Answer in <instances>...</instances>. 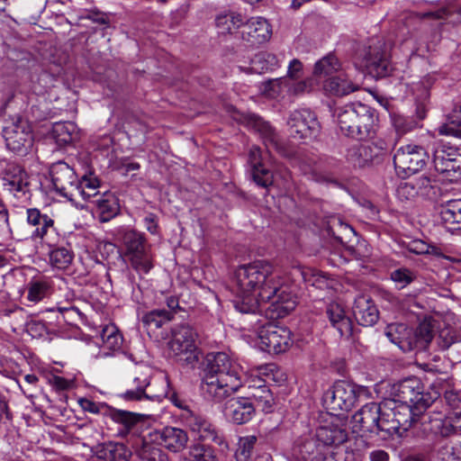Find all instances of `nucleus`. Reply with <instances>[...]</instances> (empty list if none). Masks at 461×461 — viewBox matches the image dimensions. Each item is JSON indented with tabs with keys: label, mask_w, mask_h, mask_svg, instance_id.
Here are the masks:
<instances>
[{
	"label": "nucleus",
	"mask_w": 461,
	"mask_h": 461,
	"mask_svg": "<svg viewBox=\"0 0 461 461\" xmlns=\"http://www.w3.org/2000/svg\"><path fill=\"white\" fill-rule=\"evenodd\" d=\"M234 306L242 313H265L267 318H284L296 306L288 279L266 260L240 266L234 277Z\"/></svg>",
	"instance_id": "f257e3e1"
},
{
	"label": "nucleus",
	"mask_w": 461,
	"mask_h": 461,
	"mask_svg": "<svg viewBox=\"0 0 461 461\" xmlns=\"http://www.w3.org/2000/svg\"><path fill=\"white\" fill-rule=\"evenodd\" d=\"M285 375L275 364H267L251 369L243 380L240 366L224 352H212L206 356L201 390L204 397L214 402H221L236 393L243 385L249 389H260L267 381H285Z\"/></svg>",
	"instance_id": "f03ea898"
},
{
	"label": "nucleus",
	"mask_w": 461,
	"mask_h": 461,
	"mask_svg": "<svg viewBox=\"0 0 461 461\" xmlns=\"http://www.w3.org/2000/svg\"><path fill=\"white\" fill-rule=\"evenodd\" d=\"M340 131L348 137L366 139L375 132L376 117L374 110L364 104L353 103L336 110Z\"/></svg>",
	"instance_id": "7ed1b4c3"
},
{
	"label": "nucleus",
	"mask_w": 461,
	"mask_h": 461,
	"mask_svg": "<svg viewBox=\"0 0 461 461\" xmlns=\"http://www.w3.org/2000/svg\"><path fill=\"white\" fill-rule=\"evenodd\" d=\"M346 430L330 426L320 427L316 438H306L294 448V456L299 461H321L330 455L329 446L339 445L347 440Z\"/></svg>",
	"instance_id": "20e7f679"
},
{
	"label": "nucleus",
	"mask_w": 461,
	"mask_h": 461,
	"mask_svg": "<svg viewBox=\"0 0 461 461\" xmlns=\"http://www.w3.org/2000/svg\"><path fill=\"white\" fill-rule=\"evenodd\" d=\"M118 239L123 243L131 267L140 275L148 274L153 267L152 256L143 235L133 230L122 228L117 231Z\"/></svg>",
	"instance_id": "39448f33"
},
{
	"label": "nucleus",
	"mask_w": 461,
	"mask_h": 461,
	"mask_svg": "<svg viewBox=\"0 0 461 461\" xmlns=\"http://www.w3.org/2000/svg\"><path fill=\"white\" fill-rule=\"evenodd\" d=\"M367 388L348 381H338L323 394V404L331 413L350 411L362 395H366Z\"/></svg>",
	"instance_id": "423d86ee"
},
{
	"label": "nucleus",
	"mask_w": 461,
	"mask_h": 461,
	"mask_svg": "<svg viewBox=\"0 0 461 461\" xmlns=\"http://www.w3.org/2000/svg\"><path fill=\"white\" fill-rule=\"evenodd\" d=\"M197 333L187 324L176 325L167 342L169 354L182 365L193 366L199 360L195 345Z\"/></svg>",
	"instance_id": "0eeeda50"
},
{
	"label": "nucleus",
	"mask_w": 461,
	"mask_h": 461,
	"mask_svg": "<svg viewBox=\"0 0 461 461\" xmlns=\"http://www.w3.org/2000/svg\"><path fill=\"white\" fill-rule=\"evenodd\" d=\"M394 402L413 407L417 411H423L434 402V397L424 393L421 382L412 377L402 381L394 387Z\"/></svg>",
	"instance_id": "6e6552de"
},
{
	"label": "nucleus",
	"mask_w": 461,
	"mask_h": 461,
	"mask_svg": "<svg viewBox=\"0 0 461 461\" xmlns=\"http://www.w3.org/2000/svg\"><path fill=\"white\" fill-rule=\"evenodd\" d=\"M258 347L268 353L285 352L292 345L291 331L269 321L262 324L258 330Z\"/></svg>",
	"instance_id": "1a4fd4ad"
},
{
	"label": "nucleus",
	"mask_w": 461,
	"mask_h": 461,
	"mask_svg": "<svg viewBox=\"0 0 461 461\" xmlns=\"http://www.w3.org/2000/svg\"><path fill=\"white\" fill-rule=\"evenodd\" d=\"M428 158L429 156L422 147L408 144L397 149L393 156V164L398 174L408 176L421 170Z\"/></svg>",
	"instance_id": "9d476101"
},
{
	"label": "nucleus",
	"mask_w": 461,
	"mask_h": 461,
	"mask_svg": "<svg viewBox=\"0 0 461 461\" xmlns=\"http://www.w3.org/2000/svg\"><path fill=\"white\" fill-rule=\"evenodd\" d=\"M6 147L20 155L26 154L32 146V134L28 122L21 118L13 121L3 130Z\"/></svg>",
	"instance_id": "9b49d317"
},
{
	"label": "nucleus",
	"mask_w": 461,
	"mask_h": 461,
	"mask_svg": "<svg viewBox=\"0 0 461 461\" xmlns=\"http://www.w3.org/2000/svg\"><path fill=\"white\" fill-rule=\"evenodd\" d=\"M287 125L293 137L299 140L316 137L321 128L316 114L306 108L291 112Z\"/></svg>",
	"instance_id": "f8f14e48"
},
{
	"label": "nucleus",
	"mask_w": 461,
	"mask_h": 461,
	"mask_svg": "<svg viewBox=\"0 0 461 461\" xmlns=\"http://www.w3.org/2000/svg\"><path fill=\"white\" fill-rule=\"evenodd\" d=\"M422 423L427 425L425 429L442 437L461 432V409L453 410L447 415L437 413L434 415H422Z\"/></svg>",
	"instance_id": "ddd939ff"
},
{
	"label": "nucleus",
	"mask_w": 461,
	"mask_h": 461,
	"mask_svg": "<svg viewBox=\"0 0 461 461\" xmlns=\"http://www.w3.org/2000/svg\"><path fill=\"white\" fill-rule=\"evenodd\" d=\"M435 169L449 181L461 177V153L453 148H438L433 155Z\"/></svg>",
	"instance_id": "4468645a"
},
{
	"label": "nucleus",
	"mask_w": 461,
	"mask_h": 461,
	"mask_svg": "<svg viewBox=\"0 0 461 461\" xmlns=\"http://www.w3.org/2000/svg\"><path fill=\"white\" fill-rule=\"evenodd\" d=\"M50 177L55 191L71 202L74 193L77 192V176L74 169L67 163L59 161L51 167Z\"/></svg>",
	"instance_id": "2eb2a0df"
},
{
	"label": "nucleus",
	"mask_w": 461,
	"mask_h": 461,
	"mask_svg": "<svg viewBox=\"0 0 461 461\" xmlns=\"http://www.w3.org/2000/svg\"><path fill=\"white\" fill-rule=\"evenodd\" d=\"M381 406L377 402H368L362 406L351 418L352 431L362 436L375 434L380 417Z\"/></svg>",
	"instance_id": "dca6fc26"
},
{
	"label": "nucleus",
	"mask_w": 461,
	"mask_h": 461,
	"mask_svg": "<svg viewBox=\"0 0 461 461\" xmlns=\"http://www.w3.org/2000/svg\"><path fill=\"white\" fill-rule=\"evenodd\" d=\"M26 214L28 224L35 228L32 232V238L43 240L49 247L54 246L57 230L52 218L41 213L37 208L27 209Z\"/></svg>",
	"instance_id": "f3484780"
},
{
	"label": "nucleus",
	"mask_w": 461,
	"mask_h": 461,
	"mask_svg": "<svg viewBox=\"0 0 461 461\" xmlns=\"http://www.w3.org/2000/svg\"><path fill=\"white\" fill-rule=\"evenodd\" d=\"M149 376L144 373L135 375L128 384L125 392L120 394V397L127 402H137L144 399L151 401H160L164 393H154L149 389Z\"/></svg>",
	"instance_id": "a211bd4d"
},
{
	"label": "nucleus",
	"mask_w": 461,
	"mask_h": 461,
	"mask_svg": "<svg viewBox=\"0 0 461 461\" xmlns=\"http://www.w3.org/2000/svg\"><path fill=\"white\" fill-rule=\"evenodd\" d=\"M382 149L375 144L358 143L347 149L346 161L355 168H363L372 165L379 157Z\"/></svg>",
	"instance_id": "6ab92c4d"
},
{
	"label": "nucleus",
	"mask_w": 461,
	"mask_h": 461,
	"mask_svg": "<svg viewBox=\"0 0 461 461\" xmlns=\"http://www.w3.org/2000/svg\"><path fill=\"white\" fill-rule=\"evenodd\" d=\"M3 185L6 191L21 198L29 190L28 176L19 165L7 164L3 173Z\"/></svg>",
	"instance_id": "aec40b11"
},
{
	"label": "nucleus",
	"mask_w": 461,
	"mask_h": 461,
	"mask_svg": "<svg viewBox=\"0 0 461 461\" xmlns=\"http://www.w3.org/2000/svg\"><path fill=\"white\" fill-rule=\"evenodd\" d=\"M224 413L231 422L241 425L252 420L255 406L250 398L233 397L226 402Z\"/></svg>",
	"instance_id": "412c9836"
},
{
	"label": "nucleus",
	"mask_w": 461,
	"mask_h": 461,
	"mask_svg": "<svg viewBox=\"0 0 461 461\" xmlns=\"http://www.w3.org/2000/svg\"><path fill=\"white\" fill-rule=\"evenodd\" d=\"M240 33L244 41L251 44H260L270 39L272 29L265 18L258 16L251 17L246 23L243 22Z\"/></svg>",
	"instance_id": "4be33fe9"
},
{
	"label": "nucleus",
	"mask_w": 461,
	"mask_h": 461,
	"mask_svg": "<svg viewBox=\"0 0 461 461\" xmlns=\"http://www.w3.org/2000/svg\"><path fill=\"white\" fill-rule=\"evenodd\" d=\"M77 192L74 193L71 202L83 208L81 202H86L90 204L102 193L99 191L101 183L99 178L93 173L84 175L77 181Z\"/></svg>",
	"instance_id": "5701e85b"
},
{
	"label": "nucleus",
	"mask_w": 461,
	"mask_h": 461,
	"mask_svg": "<svg viewBox=\"0 0 461 461\" xmlns=\"http://www.w3.org/2000/svg\"><path fill=\"white\" fill-rule=\"evenodd\" d=\"M365 66L370 73L376 77H385L389 74L390 64L384 45L380 41L370 45L365 57Z\"/></svg>",
	"instance_id": "b1692460"
},
{
	"label": "nucleus",
	"mask_w": 461,
	"mask_h": 461,
	"mask_svg": "<svg viewBox=\"0 0 461 461\" xmlns=\"http://www.w3.org/2000/svg\"><path fill=\"white\" fill-rule=\"evenodd\" d=\"M385 335L389 340L397 345L403 352L416 348L413 330L402 323H391L386 327Z\"/></svg>",
	"instance_id": "393cba45"
},
{
	"label": "nucleus",
	"mask_w": 461,
	"mask_h": 461,
	"mask_svg": "<svg viewBox=\"0 0 461 461\" xmlns=\"http://www.w3.org/2000/svg\"><path fill=\"white\" fill-rule=\"evenodd\" d=\"M104 415L110 418L113 422L120 426L118 429V434L121 437L128 436L140 423L142 422V415L112 407H110V409H106Z\"/></svg>",
	"instance_id": "a878e982"
},
{
	"label": "nucleus",
	"mask_w": 461,
	"mask_h": 461,
	"mask_svg": "<svg viewBox=\"0 0 461 461\" xmlns=\"http://www.w3.org/2000/svg\"><path fill=\"white\" fill-rule=\"evenodd\" d=\"M156 439L165 448L177 453L185 448L189 438L186 431L180 428L166 427L157 433Z\"/></svg>",
	"instance_id": "bb28decb"
},
{
	"label": "nucleus",
	"mask_w": 461,
	"mask_h": 461,
	"mask_svg": "<svg viewBox=\"0 0 461 461\" xmlns=\"http://www.w3.org/2000/svg\"><path fill=\"white\" fill-rule=\"evenodd\" d=\"M327 317L331 326L336 329L340 337L349 338L352 334L353 324L347 315L344 308L338 303H331L326 311Z\"/></svg>",
	"instance_id": "cd10ccee"
},
{
	"label": "nucleus",
	"mask_w": 461,
	"mask_h": 461,
	"mask_svg": "<svg viewBox=\"0 0 461 461\" xmlns=\"http://www.w3.org/2000/svg\"><path fill=\"white\" fill-rule=\"evenodd\" d=\"M353 314L357 321L362 326H372L378 320V310L371 299L359 295L355 299Z\"/></svg>",
	"instance_id": "c85d7f7f"
},
{
	"label": "nucleus",
	"mask_w": 461,
	"mask_h": 461,
	"mask_svg": "<svg viewBox=\"0 0 461 461\" xmlns=\"http://www.w3.org/2000/svg\"><path fill=\"white\" fill-rule=\"evenodd\" d=\"M324 91L331 95L344 96L359 89V85L349 79L345 73L328 77L323 82Z\"/></svg>",
	"instance_id": "c756f323"
},
{
	"label": "nucleus",
	"mask_w": 461,
	"mask_h": 461,
	"mask_svg": "<svg viewBox=\"0 0 461 461\" xmlns=\"http://www.w3.org/2000/svg\"><path fill=\"white\" fill-rule=\"evenodd\" d=\"M28 301L37 303L49 298L54 292V281L49 276L32 278L26 286Z\"/></svg>",
	"instance_id": "7c9ffc66"
},
{
	"label": "nucleus",
	"mask_w": 461,
	"mask_h": 461,
	"mask_svg": "<svg viewBox=\"0 0 461 461\" xmlns=\"http://www.w3.org/2000/svg\"><path fill=\"white\" fill-rule=\"evenodd\" d=\"M93 209L98 214L101 221H108L119 212V203L115 195L110 192H104L93 200Z\"/></svg>",
	"instance_id": "2f4dec72"
},
{
	"label": "nucleus",
	"mask_w": 461,
	"mask_h": 461,
	"mask_svg": "<svg viewBox=\"0 0 461 461\" xmlns=\"http://www.w3.org/2000/svg\"><path fill=\"white\" fill-rule=\"evenodd\" d=\"M262 154L258 147L249 150V163L252 167V176L258 185L267 187L273 184V174L261 164Z\"/></svg>",
	"instance_id": "473e14b6"
},
{
	"label": "nucleus",
	"mask_w": 461,
	"mask_h": 461,
	"mask_svg": "<svg viewBox=\"0 0 461 461\" xmlns=\"http://www.w3.org/2000/svg\"><path fill=\"white\" fill-rule=\"evenodd\" d=\"M446 117L447 122L438 128L439 134L461 139V97L453 102Z\"/></svg>",
	"instance_id": "72a5a7b5"
},
{
	"label": "nucleus",
	"mask_w": 461,
	"mask_h": 461,
	"mask_svg": "<svg viewBox=\"0 0 461 461\" xmlns=\"http://www.w3.org/2000/svg\"><path fill=\"white\" fill-rule=\"evenodd\" d=\"M96 456L104 461H129L131 451L122 443L108 442L97 447Z\"/></svg>",
	"instance_id": "f704fd0d"
},
{
	"label": "nucleus",
	"mask_w": 461,
	"mask_h": 461,
	"mask_svg": "<svg viewBox=\"0 0 461 461\" xmlns=\"http://www.w3.org/2000/svg\"><path fill=\"white\" fill-rule=\"evenodd\" d=\"M51 135L55 142L63 147L77 139L78 130L74 122H59L53 125Z\"/></svg>",
	"instance_id": "c9c22d12"
},
{
	"label": "nucleus",
	"mask_w": 461,
	"mask_h": 461,
	"mask_svg": "<svg viewBox=\"0 0 461 461\" xmlns=\"http://www.w3.org/2000/svg\"><path fill=\"white\" fill-rule=\"evenodd\" d=\"M244 18L240 14L229 11L219 14L215 18V25L221 34H232L243 26Z\"/></svg>",
	"instance_id": "e433bc0d"
},
{
	"label": "nucleus",
	"mask_w": 461,
	"mask_h": 461,
	"mask_svg": "<svg viewBox=\"0 0 461 461\" xmlns=\"http://www.w3.org/2000/svg\"><path fill=\"white\" fill-rule=\"evenodd\" d=\"M390 411H393V418H394L399 436H402L411 427V424L416 421V417L422 412L417 411L413 407L403 404L398 408L390 409Z\"/></svg>",
	"instance_id": "4c0bfd02"
},
{
	"label": "nucleus",
	"mask_w": 461,
	"mask_h": 461,
	"mask_svg": "<svg viewBox=\"0 0 461 461\" xmlns=\"http://www.w3.org/2000/svg\"><path fill=\"white\" fill-rule=\"evenodd\" d=\"M393 411L390 410L380 411V417L378 421V428L375 435L381 437L382 438H387L389 437H393V435L399 436V431L395 425L394 418H393Z\"/></svg>",
	"instance_id": "58836bf2"
},
{
	"label": "nucleus",
	"mask_w": 461,
	"mask_h": 461,
	"mask_svg": "<svg viewBox=\"0 0 461 461\" xmlns=\"http://www.w3.org/2000/svg\"><path fill=\"white\" fill-rule=\"evenodd\" d=\"M341 64L333 54H329L315 63L313 74L316 77H332L333 73L339 72Z\"/></svg>",
	"instance_id": "ea45409f"
},
{
	"label": "nucleus",
	"mask_w": 461,
	"mask_h": 461,
	"mask_svg": "<svg viewBox=\"0 0 461 461\" xmlns=\"http://www.w3.org/2000/svg\"><path fill=\"white\" fill-rule=\"evenodd\" d=\"M173 318V312L165 309L150 311L142 316L143 324L149 330H157Z\"/></svg>",
	"instance_id": "a19ab883"
},
{
	"label": "nucleus",
	"mask_w": 461,
	"mask_h": 461,
	"mask_svg": "<svg viewBox=\"0 0 461 461\" xmlns=\"http://www.w3.org/2000/svg\"><path fill=\"white\" fill-rule=\"evenodd\" d=\"M51 249L49 252L50 263L59 268L65 269L67 268L73 260L74 254L73 252L65 247H50Z\"/></svg>",
	"instance_id": "79ce46f5"
},
{
	"label": "nucleus",
	"mask_w": 461,
	"mask_h": 461,
	"mask_svg": "<svg viewBox=\"0 0 461 461\" xmlns=\"http://www.w3.org/2000/svg\"><path fill=\"white\" fill-rule=\"evenodd\" d=\"M100 339L104 347L108 349H119L122 343V336L114 324H108L103 327L100 332Z\"/></svg>",
	"instance_id": "37998d69"
},
{
	"label": "nucleus",
	"mask_w": 461,
	"mask_h": 461,
	"mask_svg": "<svg viewBox=\"0 0 461 461\" xmlns=\"http://www.w3.org/2000/svg\"><path fill=\"white\" fill-rule=\"evenodd\" d=\"M440 216L446 223H461V199L441 204Z\"/></svg>",
	"instance_id": "c03bdc74"
},
{
	"label": "nucleus",
	"mask_w": 461,
	"mask_h": 461,
	"mask_svg": "<svg viewBox=\"0 0 461 461\" xmlns=\"http://www.w3.org/2000/svg\"><path fill=\"white\" fill-rule=\"evenodd\" d=\"M252 68L259 73L274 70L279 67L276 55L269 52H259L252 59Z\"/></svg>",
	"instance_id": "a18cd8bd"
},
{
	"label": "nucleus",
	"mask_w": 461,
	"mask_h": 461,
	"mask_svg": "<svg viewBox=\"0 0 461 461\" xmlns=\"http://www.w3.org/2000/svg\"><path fill=\"white\" fill-rule=\"evenodd\" d=\"M416 348H425L434 337V328L429 321H421L416 330H413Z\"/></svg>",
	"instance_id": "49530a36"
},
{
	"label": "nucleus",
	"mask_w": 461,
	"mask_h": 461,
	"mask_svg": "<svg viewBox=\"0 0 461 461\" xmlns=\"http://www.w3.org/2000/svg\"><path fill=\"white\" fill-rule=\"evenodd\" d=\"M190 461H219L215 449L204 444H195L191 447Z\"/></svg>",
	"instance_id": "de8ad7c7"
},
{
	"label": "nucleus",
	"mask_w": 461,
	"mask_h": 461,
	"mask_svg": "<svg viewBox=\"0 0 461 461\" xmlns=\"http://www.w3.org/2000/svg\"><path fill=\"white\" fill-rule=\"evenodd\" d=\"M179 418L182 423L193 432L199 430L202 426L207 425L208 420L205 417L191 409H184L179 413Z\"/></svg>",
	"instance_id": "09e8293b"
},
{
	"label": "nucleus",
	"mask_w": 461,
	"mask_h": 461,
	"mask_svg": "<svg viewBox=\"0 0 461 461\" xmlns=\"http://www.w3.org/2000/svg\"><path fill=\"white\" fill-rule=\"evenodd\" d=\"M287 79L274 78L262 84L261 91L268 98H278L286 92Z\"/></svg>",
	"instance_id": "8fccbe9b"
},
{
	"label": "nucleus",
	"mask_w": 461,
	"mask_h": 461,
	"mask_svg": "<svg viewBox=\"0 0 461 461\" xmlns=\"http://www.w3.org/2000/svg\"><path fill=\"white\" fill-rule=\"evenodd\" d=\"M257 440L258 438L254 435L241 437L239 439V447L235 454L236 460L248 461L249 458L251 456Z\"/></svg>",
	"instance_id": "3c124183"
},
{
	"label": "nucleus",
	"mask_w": 461,
	"mask_h": 461,
	"mask_svg": "<svg viewBox=\"0 0 461 461\" xmlns=\"http://www.w3.org/2000/svg\"><path fill=\"white\" fill-rule=\"evenodd\" d=\"M140 461H168L167 456L158 447L142 441V447L138 451Z\"/></svg>",
	"instance_id": "603ef678"
},
{
	"label": "nucleus",
	"mask_w": 461,
	"mask_h": 461,
	"mask_svg": "<svg viewBox=\"0 0 461 461\" xmlns=\"http://www.w3.org/2000/svg\"><path fill=\"white\" fill-rule=\"evenodd\" d=\"M391 280L398 289H403L416 279V274L409 268L401 267L393 270Z\"/></svg>",
	"instance_id": "864d4df0"
},
{
	"label": "nucleus",
	"mask_w": 461,
	"mask_h": 461,
	"mask_svg": "<svg viewBox=\"0 0 461 461\" xmlns=\"http://www.w3.org/2000/svg\"><path fill=\"white\" fill-rule=\"evenodd\" d=\"M302 275L303 280L310 284L312 286H315L319 289H324L329 287V280L328 277L323 274L317 270L307 269V270H299Z\"/></svg>",
	"instance_id": "5fc2aeb1"
},
{
	"label": "nucleus",
	"mask_w": 461,
	"mask_h": 461,
	"mask_svg": "<svg viewBox=\"0 0 461 461\" xmlns=\"http://www.w3.org/2000/svg\"><path fill=\"white\" fill-rule=\"evenodd\" d=\"M194 433H197L199 438L203 440H211L220 446L224 443L223 437L210 420H207V425L202 426L201 429L194 431Z\"/></svg>",
	"instance_id": "6e6d98bb"
},
{
	"label": "nucleus",
	"mask_w": 461,
	"mask_h": 461,
	"mask_svg": "<svg viewBox=\"0 0 461 461\" xmlns=\"http://www.w3.org/2000/svg\"><path fill=\"white\" fill-rule=\"evenodd\" d=\"M252 402L255 408H260L265 412H270L274 404V397L267 386H263V395H253Z\"/></svg>",
	"instance_id": "4d7b16f0"
},
{
	"label": "nucleus",
	"mask_w": 461,
	"mask_h": 461,
	"mask_svg": "<svg viewBox=\"0 0 461 461\" xmlns=\"http://www.w3.org/2000/svg\"><path fill=\"white\" fill-rule=\"evenodd\" d=\"M312 89V80L304 79L296 81V79H287L286 93L290 95H301L310 92Z\"/></svg>",
	"instance_id": "13d9d810"
},
{
	"label": "nucleus",
	"mask_w": 461,
	"mask_h": 461,
	"mask_svg": "<svg viewBox=\"0 0 461 461\" xmlns=\"http://www.w3.org/2000/svg\"><path fill=\"white\" fill-rule=\"evenodd\" d=\"M460 337L452 328L442 329L437 338V343L441 349H447L452 344L457 342Z\"/></svg>",
	"instance_id": "bf43d9fd"
},
{
	"label": "nucleus",
	"mask_w": 461,
	"mask_h": 461,
	"mask_svg": "<svg viewBox=\"0 0 461 461\" xmlns=\"http://www.w3.org/2000/svg\"><path fill=\"white\" fill-rule=\"evenodd\" d=\"M461 445L454 446L450 442H445L438 450V456L441 461H461Z\"/></svg>",
	"instance_id": "052dcab7"
},
{
	"label": "nucleus",
	"mask_w": 461,
	"mask_h": 461,
	"mask_svg": "<svg viewBox=\"0 0 461 461\" xmlns=\"http://www.w3.org/2000/svg\"><path fill=\"white\" fill-rule=\"evenodd\" d=\"M78 403L83 411L93 414H104L106 409H110V406L105 403L96 402L87 398H80Z\"/></svg>",
	"instance_id": "680f3d73"
},
{
	"label": "nucleus",
	"mask_w": 461,
	"mask_h": 461,
	"mask_svg": "<svg viewBox=\"0 0 461 461\" xmlns=\"http://www.w3.org/2000/svg\"><path fill=\"white\" fill-rule=\"evenodd\" d=\"M418 194L417 189L411 182H402L396 189L397 197L401 200H411Z\"/></svg>",
	"instance_id": "e2e57ef3"
},
{
	"label": "nucleus",
	"mask_w": 461,
	"mask_h": 461,
	"mask_svg": "<svg viewBox=\"0 0 461 461\" xmlns=\"http://www.w3.org/2000/svg\"><path fill=\"white\" fill-rule=\"evenodd\" d=\"M57 310L62 314L64 321L68 324H73L81 316V312L75 306H58Z\"/></svg>",
	"instance_id": "0e129e2a"
},
{
	"label": "nucleus",
	"mask_w": 461,
	"mask_h": 461,
	"mask_svg": "<svg viewBox=\"0 0 461 461\" xmlns=\"http://www.w3.org/2000/svg\"><path fill=\"white\" fill-rule=\"evenodd\" d=\"M9 232L8 212L5 204L0 201V238L8 237Z\"/></svg>",
	"instance_id": "69168bd1"
},
{
	"label": "nucleus",
	"mask_w": 461,
	"mask_h": 461,
	"mask_svg": "<svg viewBox=\"0 0 461 461\" xmlns=\"http://www.w3.org/2000/svg\"><path fill=\"white\" fill-rule=\"evenodd\" d=\"M302 70H303L302 62L297 59H294L289 63L288 70H287V77H285V78L291 79V80L297 79L301 77Z\"/></svg>",
	"instance_id": "338daca9"
},
{
	"label": "nucleus",
	"mask_w": 461,
	"mask_h": 461,
	"mask_svg": "<svg viewBox=\"0 0 461 461\" xmlns=\"http://www.w3.org/2000/svg\"><path fill=\"white\" fill-rule=\"evenodd\" d=\"M444 397L447 403L453 408L461 402V393L455 389L446 390L444 393Z\"/></svg>",
	"instance_id": "774afa93"
}]
</instances>
